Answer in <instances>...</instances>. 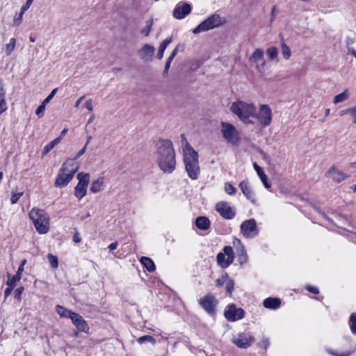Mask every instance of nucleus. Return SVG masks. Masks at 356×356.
Returning a JSON list of instances; mask_svg holds the SVG:
<instances>
[{
    "label": "nucleus",
    "instance_id": "46",
    "mask_svg": "<svg viewBox=\"0 0 356 356\" xmlns=\"http://www.w3.org/2000/svg\"><path fill=\"white\" fill-rule=\"evenodd\" d=\"M24 195V192L13 193L10 198V203L15 204L17 202L19 199Z\"/></svg>",
    "mask_w": 356,
    "mask_h": 356
},
{
    "label": "nucleus",
    "instance_id": "6",
    "mask_svg": "<svg viewBox=\"0 0 356 356\" xmlns=\"http://www.w3.org/2000/svg\"><path fill=\"white\" fill-rule=\"evenodd\" d=\"M184 163L188 177L191 179H197L200 174L198 154L195 151L193 153L184 154Z\"/></svg>",
    "mask_w": 356,
    "mask_h": 356
},
{
    "label": "nucleus",
    "instance_id": "61",
    "mask_svg": "<svg viewBox=\"0 0 356 356\" xmlns=\"http://www.w3.org/2000/svg\"><path fill=\"white\" fill-rule=\"evenodd\" d=\"M346 114H348L350 116V107H349L346 109L341 110L339 112V115L340 116H343Z\"/></svg>",
    "mask_w": 356,
    "mask_h": 356
},
{
    "label": "nucleus",
    "instance_id": "10",
    "mask_svg": "<svg viewBox=\"0 0 356 356\" xmlns=\"http://www.w3.org/2000/svg\"><path fill=\"white\" fill-rule=\"evenodd\" d=\"M254 118L257 119L261 126L267 127L270 125L272 121V111L269 106L261 104L259 111H256V115Z\"/></svg>",
    "mask_w": 356,
    "mask_h": 356
},
{
    "label": "nucleus",
    "instance_id": "13",
    "mask_svg": "<svg viewBox=\"0 0 356 356\" xmlns=\"http://www.w3.org/2000/svg\"><path fill=\"white\" fill-rule=\"evenodd\" d=\"M224 316L229 321H236L244 317V311L241 308H236L235 305L231 304L224 312Z\"/></svg>",
    "mask_w": 356,
    "mask_h": 356
},
{
    "label": "nucleus",
    "instance_id": "22",
    "mask_svg": "<svg viewBox=\"0 0 356 356\" xmlns=\"http://www.w3.org/2000/svg\"><path fill=\"white\" fill-rule=\"evenodd\" d=\"M253 167L258 176L259 177L261 181H262L264 187L267 189H269L270 188V185L268 184L267 176L262 168L257 163H253Z\"/></svg>",
    "mask_w": 356,
    "mask_h": 356
},
{
    "label": "nucleus",
    "instance_id": "60",
    "mask_svg": "<svg viewBox=\"0 0 356 356\" xmlns=\"http://www.w3.org/2000/svg\"><path fill=\"white\" fill-rule=\"evenodd\" d=\"M81 241V237L79 232H76L73 235V241L75 243H79Z\"/></svg>",
    "mask_w": 356,
    "mask_h": 356
},
{
    "label": "nucleus",
    "instance_id": "11",
    "mask_svg": "<svg viewBox=\"0 0 356 356\" xmlns=\"http://www.w3.org/2000/svg\"><path fill=\"white\" fill-rule=\"evenodd\" d=\"M198 302L205 312L213 314L216 312L218 301L213 295L209 293L199 299Z\"/></svg>",
    "mask_w": 356,
    "mask_h": 356
},
{
    "label": "nucleus",
    "instance_id": "26",
    "mask_svg": "<svg viewBox=\"0 0 356 356\" xmlns=\"http://www.w3.org/2000/svg\"><path fill=\"white\" fill-rule=\"evenodd\" d=\"M56 311L58 314L62 318H67L71 319V316H72V314H74V312L67 309L61 305H57L56 307Z\"/></svg>",
    "mask_w": 356,
    "mask_h": 356
},
{
    "label": "nucleus",
    "instance_id": "42",
    "mask_svg": "<svg viewBox=\"0 0 356 356\" xmlns=\"http://www.w3.org/2000/svg\"><path fill=\"white\" fill-rule=\"evenodd\" d=\"M47 258L51 266L54 268H56L58 266V260L57 257L53 255L52 254H48Z\"/></svg>",
    "mask_w": 356,
    "mask_h": 356
},
{
    "label": "nucleus",
    "instance_id": "23",
    "mask_svg": "<svg viewBox=\"0 0 356 356\" xmlns=\"http://www.w3.org/2000/svg\"><path fill=\"white\" fill-rule=\"evenodd\" d=\"M181 147H182V149H183V155L189 154V153L193 154V152H195V150L188 143L185 134L181 135Z\"/></svg>",
    "mask_w": 356,
    "mask_h": 356
},
{
    "label": "nucleus",
    "instance_id": "15",
    "mask_svg": "<svg viewBox=\"0 0 356 356\" xmlns=\"http://www.w3.org/2000/svg\"><path fill=\"white\" fill-rule=\"evenodd\" d=\"M216 210L225 219H232L236 215L235 210L225 202L217 203Z\"/></svg>",
    "mask_w": 356,
    "mask_h": 356
},
{
    "label": "nucleus",
    "instance_id": "55",
    "mask_svg": "<svg viewBox=\"0 0 356 356\" xmlns=\"http://www.w3.org/2000/svg\"><path fill=\"white\" fill-rule=\"evenodd\" d=\"M305 288L309 292L312 293L314 294H318L319 293V290L317 287L307 285L305 286Z\"/></svg>",
    "mask_w": 356,
    "mask_h": 356
},
{
    "label": "nucleus",
    "instance_id": "24",
    "mask_svg": "<svg viewBox=\"0 0 356 356\" xmlns=\"http://www.w3.org/2000/svg\"><path fill=\"white\" fill-rule=\"evenodd\" d=\"M140 262L141 264L149 271L153 272L156 269V266L153 261L147 257H142L140 259Z\"/></svg>",
    "mask_w": 356,
    "mask_h": 356
},
{
    "label": "nucleus",
    "instance_id": "17",
    "mask_svg": "<svg viewBox=\"0 0 356 356\" xmlns=\"http://www.w3.org/2000/svg\"><path fill=\"white\" fill-rule=\"evenodd\" d=\"M71 320H72L74 325L80 332H87L88 330H89L88 323L83 319V318L79 314H77L76 312H74V314H72V316H71Z\"/></svg>",
    "mask_w": 356,
    "mask_h": 356
},
{
    "label": "nucleus",
    "instance_id": "33",
    "mask_svg": "<svg viewBox=\"0 0 356 356\" xmlns=\"http://www.w3.org/2000/svg\"><path fill=\"white\" fill-rule=\"evenodd\" d=\"M76 177L79 179L78 184H81V185L88 186V184L90 181V175L88 173L79 172L77 175Z\"/></svg>",
    "mask_w": 356,
    "mask_h": 356
},
{
    "label": "nucleus",
    "instance_id": "19",
    "mask_svg": "<svg viewBox=\"0 0 356 356\" xmlns=\"http://www.w3.org/2000/svg\"><path fill=\"white\" fill-rule=\"evenodd\" d=\"M239 187L247 199L251 201V202L255 204L257 202L255 193L250 187L248 181L246 180L242 181L239 184Z\"/></svg>",
    "mask_w": 356,
    "mask_h": 356
},
{
    "label": "nucleus",
    "instance_id": "3",
    "mask_svg": "<svg viewBox=\"0 0 356 356\" xmlns=\"http://www.w3.org/2000/svg\"><path fill=\"white\" fill-rule=\"evenodd\" d=\"M230 111L243 123H253L252 120L250 119L256 115V106L253 103L237 100L231 104Z\"/></svg>",
    "mask_w": 356,
    "mask_h": 356
},
{
    "label": "nucleus",
    "instance_id": "63",
    "mask_svg": "<svg viewBox=\"0 0 356 356\" xmlns=\"http://www.w3.org/2000/svg\"><path fill=\"white\" fill-rule=\"evenodd\" d=\"M265 65H266V63L264 61L261 65H257V69L259 72H263L265 70Z\"/></svg>",
    "mask_w": 356,
    "mask_h": 356
},
{
    "label": "nucleus",
    "instance_id": "28",
    "mask_svg": "<svg viewBox=\"0 0 356 356\" xmlns=\"http://www.w3.org/2000/svg\"><path fill=\"white\" fill-rule=\"evenodd\" d=\"M238 257V261L241 265L245 264L248 260V257L245 250V248H241L236 251Z\"/></svg>",
    "mask_w": 356,
    "mask_h": 356
},
{
    "label": "nucleus",
    "instance_id": "41",
    "mask_svg": "<svg viewBox=\"0 0 356 356\" xmlns=\"http://www.w3.org/2000/svg\"><path fill=\"white\" fill-rule=\"evenodd\" d=\"M353 352L354 350H346L343 352H338L332 350H328V353L334 356H350V355L353 354Z\"/></svg>",
    "mask_w": 356,
    "mask_h": 356
},
{
    "label": "nucleus",
    "instance_id": "35",
    "mask_svg": "<svg viewBox=\"0 0 356 356\" xmlns=\"http://www.w3.org/2000/svg\"><path fill=\"white\" fill-rule=\"evenodd\" d=\"M137 341L140 344H143V343H144L145 342H149L152 345H154L156 343L155 339L153 337L150 336V335L142 336V337H139Z\"/></svg>",
    "mask_w": 356,
    "mask_h": 356
},
{
    "label": "nucleus",
    "instance_id": "53",
    "mask_svg": "<svg viewBox=\"0 0 356 356\" xmlns=\"http://www.w3.org/2000/svg\"><path fill=\"white\" fill-rule=\"evenodd\" d=\"M56 91H57V88L52 90V91L50 92V94L43 100L42 102L44 103L45 104L49 103L50 102V100L54 97L55 94L56 93Z\"/></svg>",
    "mask_w": 356,
    "mask_h": 356
},
{
    "label": "nucleus",
    "instance_id": "58",
    "mask_svg": "<svg viewBox=\"0 0 356 356\" xmlns=\"http://www.w3.org/2000/svg\"><path fill=\"white\" fill-rule=\"evenodd\" d=\"M177 51H178V47H176L175 48V49L172 51V52L171 53L170 56L168 57V58L166 62H169V63H171V62L172 61V60L175 57V56H176V54L177 53Z\"/></svg>",
    "mask_w": 356,
    "mask_h": 356
},
{
    "label": "nucleus",
    "instance_id": "21",
    "mask_svg": "<svg viewBox=\"0 0 356 356\" xmlns=\"http://www.w3.org/2000/svg\"><path fill=\"white\" fill-rule=\"evenodd\" d=\"M195 225L199 229L205 231L210 228L211 222L207 217L199 216L195 219Z\"/></svg>",
    "mask_w": 356,
    "mask_h": 356
},
{
    "label": "nucleus",
    "instance_id": "48",
    "mask_svg": "<svg viewBox=\"0 0 356 356\" xmlns=\"http://www.w3.org/2000/svg\"><path fill=\"white\" fill-rule=\"evenodd\" d=\"M7 109V104L5 99V96L0 97V115L2 114Z\"/></svg>",
    "mask_w": 356,
    "mask_h": 356
},
{
    "label": "nucleus",
    "instance_id": "36",
    "mask_svg": "<svg viewBox=\"0 0 356 356\" xmlns=\"http://www.w3.org/2000/svg\"><path fill=\"white\" fill-rule=\"evenodd\" d=\"M282 54L283 57L288 60L291 56V49L288 45L284 42L281 43Z\"/></svg>",
    "mask_w": 356,
    "mask_h": 356
},
{
    "label": "nucleus",
    "instance_id": "34",
    "mask_svg": "<svg viewBox=\"0 0 356 356\" xmlns=\"http://www.w3.org/2000/svg\"><path fill=\"white\" fill-rule=\"evenodd\" d=\"M264 58V51L261 49H256L252 56L250 58V60L257 63L259 60L263 59Z\"/></svg>",
    "mask_w": 356,
    "mask_h": 356
},
{
    "label": "nucleus",
    "instance_id": "59",
    "mask_svg": "<svg viewBox=\"0 0 356 356\" xmlns=\"http://www.w3.org/2000/svg\"><path fill=\"white\" fill-rule=\"evenodd\" d=\"M269 346V341L267 338H264L259 343V346L264 348V349L267 348Z\"/></svg>",
    "mask_w": 356,
    "mask_h": 356
},
{
    "label": "nucleus",
    "instance_id": "16",
    "mask_svg": "<svg viewBox=\"0 0 356 356\" xmlns=\"http://www.w3.org/2000/svg\"><path fill=\"white\" fill-rule=\"evenodd\" d=\"M191 6L185 2L179 3L173 10V17L177 19H184L191 12Z\"/></svg>",
    "mask_w": 356,
    "mask_h": 356
},
{
    "label": "nucleus",
    "instance_id": "62",
    "mask_svg": "<svg viewBox=\"0 0 356 356\" xmlns=\"http://www.w3.org/2000/svg\"><path fill=\"white\" fill-rule=\"evenodd\" d=\"M118 246V243L117 241L114 242V243H111L108 246V248L109 249L110 251H113L114 250H115Z\"/></svg>",
    "mask_w": 356,
    "mask_h": 356
},
{
    "label": "nucleus",
    "instance_id": "7",
    "mask_svg": "<svg viewBox=\"0 0 356 356\" xmlns=\"http://www.w3.org/2000/svg\"><path fill=\"white\" fill-rule=\"evenodd\" d=\"M221 133L225 140L232 145L237 144L240 137L236 127L227 122H221Z\"/></svg>",
    "mask_w": 356,
    "mask_h": 356
},
{
    "label": "nucleus",
    "instance_id": "14",
    "mask_svg": "<svg viewBox=\"0 0 356 356\" xmlns=\"http://www.w3.org/2000/svg\"><path fill=\"white\" fill-rule=\"evenodd\" d=\"M325 177L331 179L335 183H341L348 177V175L335 165H332L325 173Z\"/></svg>",
    "mask_w": 356,
    "mask_h": 356
},
{
    "label": "nucleus",
    "instance_id": "57",
    "mask_svg": "<svg viewBox=\"0 0 356 356\" xmlns=\"http://www.w3.org/2000/svg\"><path fill=\"white\" fill-rule=\"evenodd\" d=\"M84 106L86 109H88L89 111H92V109H93V106H92V100L91 99H88L85 104H84Z\"/></svg>",
    "mask_w": 356,
    "mask_h": 356
},
{
    "label": "nucleus",
    "instance_id": "9",
    "mask_svg": "<svg viewBox=\"0 0 356 356\" xmlns=\"http://www.w3.org/2000/svg\"><path fill=\"white\" fill-rule=\"evenodd\" d=\"M240 229L242 235L247 238H253L259 234L256 220L253 218L243 221L240 226Z\"/></svg>",
    "mask_w": 356,
    "mask_h": 356
},
{
    "label": "nucleus",
    "instance_id": "32",
    "mask_svg": "<svg viewBox=\"0 0 356 356\" xmlns=\"http://www.w3.org/2000/svg\"><path fill=\"white\" fill-rule=\"evenodd\" d=\"M103 186V179L99 178L96 181H93L90 186V191L93 193L99 192L102 190Z\"/></svg>",
    "mask_w": 356,
    "mask_h": 356
},
{
    "label": "nucleus",
    "instance_id": "64",
    "mask_svg": "<svg viewBox=\"0 0 356 356\" xmlns=\"http://www.w3.org/2000/svg\"><path fill=\"white\" fill-rule=\"evenodd\" d=\"M275 16H276V7L273 6V8H272V10H271L270 20L273 21L275 17Z\"/></svg>",
    "mask_w": 356,
    "mask_h": 356
},
{
    "label": "nucleus",
    "instance_id": "47",
    "mask_svg": "<svg viewBox=\"0 0 356 356\" xmlns=\"http://www.w3.org/2000/svg\"><path fill=\"white\" fill-rule=\"evenodd\" d=\"M6 284L8 285V287L4 291V298H6L7 297H8L10 295L11 292L13 291V290L14 289V288L15 286V284L10 285V282L8 281H7Z\"/></svg>",
    "mask_w": 356,
    "mask_h": 356
},
{
    "label": "nucleus",
    "instance_id": "40",
    "mask_svg": "<svg viewBox=\"0 0 356 356\" xmlns=\"http://www.w3.org/2000/svg\"><path fill=\"white\" fill-rule=\"evenodd\" d=\"M152 25H153V20L152 19L147 20L146 22L145 26L141 31V33L143 34L145 36H148L151 31Z\"/></svg>",
    "mask_w": 356,
    "mask_h": 356
},
{
    "label": "nucleus",
    "instance_id": "38",
    "mask_svg": "<svg viewBox=\"0 0 356 356\" xmlns=\"http://www.w3.org/2000/svg\"><path fill=\"white\" fill-rule=\"evenodd\" d=\"M225 285V289H226L227 293L228 295L231 296L233 292L234 286V280L232 278H230L229 277H228Z\"/></svg>",
    "mask_w": 356,
    "mask_h": 356
},
{
    "label": "nucleus",
    "instance_id": "20",
    "mask_svg": "<svg viewBox=\"0 0 356 356\" xmlns=\"http://www.w3.org/2000/svg\"><path fill=\"white\" fill-rule=\"evenodd\" d=\"M264 307L269 309H277L281 306V300L278 298H267L263 302Z\"/></svg>",
    "mask_w": 356,
    "mask_h": 356
},
{
    "label": "nucleus",
    "instance_id": "50",
    "mask_svg": "<svg viewBox=\"0 0 356 356\" xmlns=\"http://www.w3.org/2000/svg\"><path fill=\"white\" fill-rule=\"evenodd\" d=\"M350 120L353 124H356V104L350 107Z\"/></svg>",
    "mask_w": 356,
    "mask_h": 356
},
{
    "label": "nucleus",
    "instance_id": "30",
    "mask_svg": "<svg viewBox=\"0 0 356 356\" xmlns=\"http://www.w3.org/2000/svg\"><path fill=\"white\" fill-rule=\"evenodd\" d=\"M172 42L171 38H166L159 46L157 53V58L161 59L163 57V53L168 45Z\"/></svg>",
    "mask_w": 356,
    "mask_h": 356
},
{
    "label": "nucleus",
    "instance_id": "49",
    "mask_svg": "<svg viewBox=\"0 0 356 356\" xmlns=\"http://www.w3.org/2000/svg\"><path fill=\"white\" fill-rule=\"evenodd\" d=\"M232 243L236 251L245 248L242 244L241 241L237 238H234Z\"/></svg>",
    "mask_w": 356,
    "mask_h": 356
},
{
    "label": "nucleus",
    "instance_id": "45",
    "mask_svg": "<svg viewBox=\"0 0 356 356\" xmlns=\"http://www.w3.org/2000/svg\"><path fill=\"white\" fill-rule=\"evenodd\" d=\"M224 189L225 191L230 195H233L236 193V188L229 182L225 184Z\"/></svg>",
    "mask_w": 356,
    "mask_h": 356
},
{
    "label": "nucleus",
    "instance_id": "51",
    "mask_svg": "<svg viewBox=\"0 0 356 356\" xmlns=\"http://www.w3.org/2000/svg\"><path fill=\"white\" fill-rule=\"evenodd\" d=\"M24 288L23 286H20L15 290V298L18 300H21V295L23 293Z\"/></svg>",
    "mask_w": 356,
    "mask_h": 356
},
{
    "label": "nucleus",
    "instance_id": "43",
    "mask_svg": "<svg viewBox=\"0 0 356 356\" xmlns=\"http://www.w3.org/2000/svg\"><path fill=\"white\" fill-rule=\"evenodd\" d=\"M349 323L351 332L356 334V314L353 313L350 315Z\"/></svg>",
    "mask_w": 356,
    "mask_h": 356
},
{
    "label": "nucleus",
    "instance_id": "39",
    "mask_svg": "<svg viewBox=\"0 0 356 356\" xmlns=\"http://www.w3.org/2000/svg\"><path fill=\"white\" fill-rule=\"evenodd\" d=\"M266 54L270 60H274L278 56V50L277 47H271L267 49Z\"/></svg>",
    "mask_w": 356,
    "mask_h": 356
},
{
    "label": "nucleus",
    "instance_id": "5",
    "mask_svg": "<svg viewBox=\"0 0 356 356\" xmlns=\"http://www.w3.org/2000/svg\"><path fill=\"white\" fill-rule=\"evenodd\" d=\"M226 22L227 21L225 17H221L218 14L214 13L195 27L193 29V33L194 34H197L201 32L207 31L224 25Z\"/></svg>",
    "mask_w": 356,
    "mask_h": 356
},
{
    "label": "nucleus",
    "instance_id": "1",
    "mask_svg": "<svg viewBox=\"0 0 356 356\" xmlns=\"http://www.w3.org/2000/svg\"><path fill=\"white\" fill-rule=\"evenodd\" d=\"M156 157L161 170L165 173L172 172L176 168L175 151L171 140L159 139L156 143Z\"/></svg>",
    "mask_w": 356,
    "mask_h": 356
},
{
    "label": "nucleus",
    "instance_id": "37",
    "mask_svg": "<svg viewBox=\"0 0 356 356\" xmlns=\"http://www.w3.org/2000/svg\"><path fill=\"white\" fill-rule=\"evenodd\" d=\"M16 45V40L14 38H10L8 44L6 45V54L7 56L10 55V54L15 49Z\"/></svg>",
    "mask_w": 356,
    "mask_h": 356
},
{
    "label": "nucleus",
    "instance_id": "52",
    "mask_svg": "<svg viewBox=\"0 0 356 356\" xmlns=\"http://www.w3.org/2000/svg\"><path fill=\"white\" fill-rule=\"evenodd\" d=\"M45 106L46 104L42 102L41 105H40L35 111L36 115H38V116H42L43 113L45 110Z\"/></svg>",
    "mask_w": 356,
    "mask_h": 356
},
{
    "label": "nucleus",
    "instance_id": "12",
    "mask_svg": "<svg viewBox=\"0 0 356 356\" xmlns=\"http://www.w3.org/2000/svg\"><path fill=\"white\" fill-rule=\"evenodd\" d=\"M254 341V337L250 333L241 332L234 336L232 341L240 348H247L250 347Z\"/></svg>",
    "mask_w": 356,
    "mask_h": 356
},
{
    "label": "nucleus",
    "instance_id": "2",
    "mask_svg": "<svg viewBox=\"0 0 356 356\" xmlns=\"http://www.w3.org/2000/svg\"><path fill=\"white\" fill-rule=\"evenodd\" d=\"M79 165L74 159H66L60 168L54 183L56 187L63 188L66 186L78 171Z\"/></svg>",
    "mask_w": 356,
    "mask_h": 356
},
{
    "label": "nucleus",
    "instance_id": "18",
    "mask_svg": "<svg viewBox=\"0 0 356 356\" xmlns=\"http://www.w3.org/2000/svg\"><path fill=\"white\" fill-rule=\"evenodd\" d=\"M154 51V47L149 44H145L142 48L138 49L140 58L145 62H149L152 60Z\"/></svg>",
    "mask_w": 356,
    "mask_h": 356
},
{
    "label": "nucleus",
    "instance_id": "27",
    "mask_svg": "<svg viewBox=\"0 0 356 356\" xmlns=\"http://www.w3.org/2000/svg\"><path fill=\"white\" fill-rule=\"evenodd\" d=\"M86 191L87 186L77 184L74 188V195L79 200H81L86 195Z\"/></svg>",
    "mask_w": 356,
    "mask_h": 356
},
{
    "label": "nucleus",
    "instance_id": "4",
    "mask_svg": "<svg viewBox=\"0 0 356 356\" xmlns=\"http://www.w3.org/2000/svg\"><path fill=\"white\" fill-rule=\"evenodd\" d=\"M29 216L40 234H46L49 229V218L43 209L33 207L29 212Z\"/></svg>",
    "mask_w": 356,
    "mask_h": 356
},
{
    "label": "nucleus",
    "instance_id": "56",
    "mask_svg": "<svg viewBox=\"0 0 356 356\" xmlns=\"http://www.w3.org/2000/svg\"><path fill=\"white\" fill-rule=\"evenodd\" d=\"M86 145H84L79 152L78 153L76 154V156L72 159L74 160V161H76V160L77 159H79L80 156H81L85 152H86Z\"/></svg>",
    "mask_w": 356,
    "mask_h": 356
},
{
    "label": "nucleus",
    "instance_id": "54",
    "mask_svg": "<svg viewBox=\"0 0 356 356\" xmlns=\"http://www.w3.org/2000/svg\"><path fill=\"white\" fill-rule=\"evenodd\" d=\"M33 1V0H26V3L24 5H23L21 8L22 14H24V13L30 8Z\"/></svg>",
    "mask_w": 356,
    "mask_h": 356
},
{
    "label": "nucleus",
    "instance_id": "8",
    "mask_svg": "<svg viewBox=\"0 0 356 356\" xmlns=\"http://www.w3.org/2000/svg\"><path fill=\"white\" fill-rule=\"evenodd\" d=\"M234 259V253L231 246H225L223 252H219L216 257L218 264L222 268H226L230 266Z\"/></svg>",
    "mask_w": 356,
    "mask_h": 356
},
{
    "label": "nucleus",
    "instance_id": "31",
    "mask_svg": "<svg viewBox=\"0 0 356 356\" xmlns=\"http://www.w3.org/2000/svg\"><path fill=\"white\" fill-rule=\"evenodd\" d=\"M60 143V138H55L54 140L49 142L47 144L42 152V156L46 155L48 152H49L57 144Z\"/></svg>",
    "mask_w": 356,
    "mask_h": 356
},
{
    "label": "nucleus",
    "instance_id": "25",
    "mask_svg": "<svg viewBox=\"0 0 356 356\" xmlns=\"http://www.w3.org/2000/svg\"><path fill=\"white\" fill-rule=\"evenodd\" d=\"M24 271V268H18L16 274L13 276H11V274L8 273L7 276L8 277V281L10 282V285L15 284L16 286V283L19 282L22 278V275Z\"/></svg>",
    "mask_w": 356,
    "mask_h": 356
},
{
    "label": "nucleus",
    "instance_id": "44",
    "mask_svg": "<svg viewBox=\"0 0 356 356\" xmlns=\"http://www.w3.org/2000/svg\"><path fill=\"white\" fill-rule=\"evenodd\" d=\"M229 275H227V273H224L223 275H222V276L219 278H218L216 281V285L217 287H220L222 286H223L225 283H226V281L228 278Z\"/></svg>",
    "mask_w": 356,
    "mask_h": 356
},
{
    "label": "nucleus",
    "instance_id": "29",
    "mask_svg": "<svg viewBox=\"0 0 356 356\" xmlns=\"http://www.w3.org/2000/svg\"><path fill=\"white\" fill-rule=\"evenodd\" d=\"M349 96L348 90L346 89L343 92L334 96L333 103L337 104L340 102H345L349 98Z\"/></svg>",
    "mask_w": 356,
    "mask_h": 356
}]
</instances>
